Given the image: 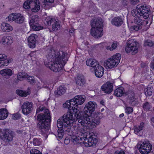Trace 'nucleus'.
I'll return each instance as SVG.
<instances>
[{"mask_svg":"<svg viewBox=\"0 0 154 154\" xmlns=\"http://www.w3.org/2000/svg\"><path fill=\"white\" fill-rule=\"evenodd\" d=\"M16 92L18 95L23 97H26L30 94L29 91H23L20 90H17Z\"/></svg>","mask_w":154,"mask_h":154,"instance_id":"7c9ffc66","label":"nucleus"},{"mask_svg":"<svg viewBox=\"0 0 154 154\" xmlns=\"http://www.w3.org/2000/svg\"><path fill=\"white\" fill-rule=\"evenodd\" d=\"M70 142V139L69 138L66 137L65 138L64 140V143L66 145L68 144Z\"/></svg>","mask_w":154,"mask_h":154,"instance_id":"6e6d98bb","label":"nucleus"},{"mask_svg":"<svg viewBox=\"0 0 154 154\" xmlns=\"http://www.w3.org/2000/svg\"><path fill=\"white\" fill-rule=\"evenodd\" d=\"M27 79L28 80V82L31 84H33L35 83V80L34 79V78L33 76H28L27 78Z\"/></svg>","mask_w":154,"mask_h":154,"instance_id":"a19ab883","label":"nucleus"},{"mask_svg":"<svg viewBox=\"0 0 154 154\" xmlns=\"http://www.w3.org/2000/svg\"><path fill=\"white\" fill-rule=\"evenodd\" d=\"M33 145L35 146H39L40 144V143L39 140L36 138H34L33 140Z\"/></svg>","mask_w":154,"mask_h":154,"instance_id":"de8ad7c7","label":"nucleus"},{"mask_svg":"<svg viewBox=\"0 0 154 154\" xmlns=\"http://www.w3.org/2000/svg\"><path fill=\"white\" fill-rule=\"evenodd\" d=\"M52 52L54 54V55H52L51 57L53 64L51 62L48 65L47 64L46 66L54 72H59L60 69V67H63L66 63V60H63V58L65 56V54L63 51L56 53L53 51Z\"/></svg>","mask_w":154,"mask_h":154,"instance_id":"20e7f679","label":"nucleus"},{"mask_svg":"<svg viewBox=\"0 0 154 154\" xmlns=\"http://www.w3.org/2000/svg\"><path fill=\"white\" fill-rule=\"evenodd\" d=\"M130 30L132 31H134L135 30V26H133L131 27Z\"/></svg>","mask_w":154,"mask_h":154,"instance_id":"13d9d810","label":"nucleus"},{"mask_svg":"<svg viewBox=\"0 0 154 154\" xmlns=\"http://www.w3.org/2000/svg\"><path fill=\"white\" fill-rule=\"evenodd\" d=\"M15 20L14 22L18 24H22L23 23L25 20V17L21 14L18 13H15Z\"/></svg>","mask_w":154,"mask_h":154,"instance_id":"aec40b11","label":"nucleus"},{"mask_svg":"<svg viewBox=\"0 0 154 154\" xmlns=\"http://www.w3.org/2000/svg\"><path fill=\"white\" fill-rule=\"evenodd\" d=\"M86 64L88 66L92 67L94 69L99 64L96 60L92 58L88 59Z\"/></svg>","mask_w":154,"mask_h":154,"instance_id":"b1692460","label":"nucleus"},{"mask_svg":"<svg viewBox=\"0 0 154 154\" xmlns=\"http://www.w3.org/2000/svg\"><path fill=\"white\" fill-rule=\"evenodd\" d=\"M66 90V88L60 86L58 88L57 90L54 91V93L56 95L61 96L65 92Z\"/></svg>","mask_w":154,"mask_h":154,"instance_id":"c756f323","label":"nucleus"},{"mask_svg":"<svg viewBox=\"0 0 154 154\" xmlns=\"http://www.w3.org/2000/svg\"><path fill=\"white\" fill-rule=\"evenodd\" d=\"M140 17L137 15H135V31H138L142 28V25H143V22L142 20L140 18Z\"/></svg>","mask_w":154,"mask_h":154,"instance_id":"6ab92c4d","label":"nucleus"},{"mask_svg":"<svg viewBox=\"0 0 154 154\" xmlns=\"http://www.w3.org/2000/svg\"><path fill=\"white\" fill-rule=\"evenodd\" d=\"M131 3V4L134 5V0H130Z\"/></svg>","mask_w":154,"mask_h":154,"instance_id":"774afa93","label":"nucleus"},{"mask_svg":"<svg viewBox=\"0 0 154 154\" xmlns=\"http://www.w3.org/2000/svg\"><path fill=\"white\" fill-rule=\"evenodd\" d=\"M136 9L137 10L136 15H138L140 17L143 16L145 19H146L149 16L148 12L149 9L147 8L146 6L143 4H140L137 6Z\"/></svg>","mask_w":154,"mask_h":154,"instance_id":"1a4fd4ad","label":"nucleus"},{"mask_svg":"<svg viewBox=\"0 0 154 154\" xmlns=\"http://www.w3.org/2000/svg\"><path fill=\"white\" fill-rule=\"evenodd\" d=\"M64 108H68V112L66 114H64L63 116L57 120V126L58 129L57 130L58 136L60 139H62L63 137L64 132L66 131L70 132L71 130V127L72 126L73 122L75 121V119H78V122L82 125H85L89 128L91 125L89 123L85 122L87 120H85L84 117H80L77 114L76 109H71L72 107L63 106Z\"/></svg>","mask_w":154,"mask_h":154,"instance_id":"f257e3e1","label":"nucleus"},{"mask_svg":"<svg viewBox=\"0 0 154 154\" xmlns=\"http://www.w3.org/2000/svg\"><path fill=\"white\" fill-rule=\"evenodd\" d=\"M38 16H32L29 22L30 26L34 30L38 31L42 29V27L38 24Z\"/></svg>","mask_w":154,"mask_h":154,"instance_id":"9d476101","label":"nucleus"},{"mask_svg":"<svg viewBox=\"0 0 154 154\" xmlns=\"http://www.w3.org/2000/svg\"><path fill=\"white\" fill-rule=\"evenodd\" d=\"M85 97L84 95H79L73 98L67 100L63 103V106H78L82 105L85 100Z\"/></svg>","mask_w":154,"mask_h":154,"instance_id":"423d86ee","label":"nucleus"},{"mask_svg":"<svg viewBox=\"0 0 154 154\" xmlns=\"http://www.w3.org/2000/svg\"><path fill=\"white\" fill-rule=\"evenodd\" d=\"M103 23L102 19L99 17L91 20V24L92 27H95L97 28H100L103 29Z\"/></svg>","mask_w":154,"mask_h":154,"instance_id":"f8f14e48","label":"nucleus"},{"mask_svg":"<svg viewBox=\"0 0 154 154\" xmlns=\"http://www.w3.org/2000/svg\"><path fill=\"white\" fill-rule=\"evenodd\" d=\"M33 103L32 102L26 101L24 103L22 106H32Z\"/></svg>","mask_w":154,"mask_h":154,"instance_id":"3c124183","label":"nucleus"},{"mask_svg":"<svg viewBox=\"0 0 154 154\" xmlns=\"http://www.w3.org/2000/svg\"><path fill=\"white\" fill-rule=\"evenodd\" d=\"M115 154H125V153L124 150H116L115 152Z\"/></svg>","mask_w":154,"mask_h":154,"instance_id":"5fc2aeb1","label":"nucleus"},{"mask_svg":"<svg viewBox=\"0 0 154 154\" xmlns=\"http://www.w3.org/2000/svg\"><path fill=\"white\" fill-rule=\"evenodd\" d=\"M152 88H151L150 87L148 88L145 92V94L146 95L151 96L152 94Z\"/></svg>","mask_w":154,"mask_h":154,"instance_id":"79ce46f5","label":"nucleus"},{"mask_svg":"<svg viewBox=\"0 0 154 154\" xmlns=\"http://www.w3.org/2000/svg\"><path fill=\"white\" fill-rule=\"evenodd\" d=\"M140 44L139 43L135 42V54L137 53L138 49L140 48Z\"/></svg>","mask_w":154,"mask_h":154,"instance_id":"864d4df0","label":"nucleus"},{"mask_svg":"<svg viewBox=\"0 0 154 154\" xmlns=\"http://www.w3.org/2000/svg\"><path fill=\"white\" fill-rule=\"evenodd\" d=\"M112 59L115 61H118V64H119L120 62V60L121 59V54L119 53H117L115 55L112 56L111 57Z\"/></svg>","mask_w":154,"mask_h":154,"instance_id":"473e14b6","label":"nucleus"},{"mask_svg":"<svg viewBox=\"0 0 154 154\" xmlns=\"http://www.w3.org/2000/svg\"><path fill=\"white\" fill-rule=\"evenodd\" d=\"M36 4L33 0H27L23 4V8L26 9L31 8V9Z\"/></svg>","mask_w":154,"mask_h":154,"instance_id":"393cba45","label":"nucleus"},{"mask_svg":"<svg viewBox=\"0 0 154 154\" xmlns=\"http://www.w3.org/2000/svg\"><path fill=\"white\" fill-rule=\"evenodd\" d=\"M23 113L25 115L29 114L32 109V106H21Z\"/></svg>","mask_w":154,"mask_h":154,"instance_id":"2f4dec72","label":"nucleus"},{"mask_svg":"<svg viewBox=\"0 0 154 154\" xmlns=\"http://www.w3.org/2000/svg\"><path fill=\"white\" fill-rule=\"evenodd\" d=\"M94 69V70L95 75L97 77L101 78L103 76L104 69L102 66L99 64Z\"/></svg>","mask_w":154,"mask_h":154,"instance_id":"dca6fc26","label":"nucleus"},{"mask_svg":"<svg viewBox=\"0 0 154 154\" xmlns=\"http://www.w3.org/2000/svg\"><path fill=\"white\" fill-rule=\"evenodd\" d=\"M154 43L150 40H147L146 41L144 42L145 45H147L149 47H151L153 45Z\"/></svg>","mask_w":154,"mask_h":154,"instance_id":"a18cd8bd","label":"nucleus"},{"mask_svg":"<svg viewBox=\"0 0 154 154\" xmlns=\"http://www.w3.org/2000/svg\"><path fill=\"white\" fill-rule=\"evenodd\" d=\"M97 107L85 106L84 108L85 109L86 108L87 109L83 112L80 111L78 109L77 107H79V106L72 107L71 109H76L78 110L77 114H79V116L84 117L85 120H87V121L85 122V123H87L86 122H88V123H89V125H91L89 126V128H87V126L85 125H82V126L87 129H91L92 128H95L97 125L100 124V118L98 115L99 113H98V114L96 113H93L95 110V107Z\"/></svg>","mask_w":154,"mask_h":154,"instance_id":"f03ea898","label":"nucleus"},{"mask_svg":"<svg viewBox=\"0 0 154 154\" xmlns=\"http://www.w3.org/2000/svg\"><path fill=\"white\" fill-rule=\"evenodd\" d=\"M54 2V0H44V2L45 5H48L49 3H52Z\"/></svg>","mask_w":154,"mask_h":154,"instance_id":"8fccbe9b","label":"nucleus"},{"mask_svg":"<svg viewBox=\"0 0 154 154\" xmlns=\"http://www.w3.org/2000/svg\"><path fill=\"white\" fill-rule=\"evenodd\" d=\"M100 103L101 105H105V103L104 101L103 100H102L100 101Z\"/></svg>","mask_w":154,"mask_h":154,"instance_id":"680f3d73","label":"nucleus"},{"mask_svg":"<svg viewBox=\"0 0 154 154\" xmlns=\"http://www.w3.org/2000/svg\"><path fill=\"white\" fill-rule=\"evenodd\" d=\"M118 46V43L116 41H114L113 42L111 47L109 46L106 47V48L107 50H109L110 51H113L116 49Z\"/></svg>","mask_w":154,"mask_h":154,"instance_id":"f704fd0d","label":"nucleus"},{"mask_svg":"<svg viewBox=\"0 0 154 154\" xmlns=\"http://www.w3.org/2000/svg\"><path fill=\"white\" fill-rule=\"evenodd\" d=\"M28 76V75L26 73L22 72L18 73L17 77L20 79V81H21L23 79L27 78Z\"/></svg>","mask_w":154,"mask_h":154,"instance_id":"72a5a7b5","label":"nucleus"},{"mask_svg":"<svg viewBox=\"0 0 154 154\" xmlns=\"http://www.w3.org/2000/svg\"><path fill=\"white\" fill-rule=\"evenodd\" d=\"M19 80H20V79L17 77L15 79V82H18Z\"/></svg>","mask_w":154,"mask_h":154,"instance_id":"e2e57ef3","label":"nucleus"},{"mask_svg":"<svg viewBox=\"0 0 154 154\" xmlns=\"http://www.w3.org/2000/svg\"><path fill=\"white\" fill-rule=\"evenodd\" d=\"M131 40H129L128 41V45L125 48V50L127 53H130L132 51L131 54L132 55H135V47L134 43H132Z\"/></svg>","mask_w":154,"mask_h":154,"instance_id":"a211bd4d","label":"nucleus"},{"mask_svg":"<svg viewBox=\"0 0 154 154\" xmlns=\"http://www.w3.org/2000/svg\"><path fill=\"white\" fill-rule=\"evenodd\" d=\"M101 89L104 93L110 94L113 90V84L109 82H107L101 87Z\"/></svg>","mask_w":154,"mask_h":154,"instance_id":"4468645a","label":"nucleus"},{"mask_svg":"<svg viewBox=\"0 0 154 154\" xmlns=\"http://www.w3.org/2000/svg\"><path fill=\"white\" fill-rule=\"evenodd\" d=\"M1 28L3 31L9 32L11 31L13 28L9 24L3 23H2Z\"/></svg>","mask_w":154,"mask_h":154,"instance_id":"c85d7f7f","label":"nucleus"},{"mask_svg":"<svg viewBox=\"0 0 154 154\" xmlns=\"http://www.w3.org/2000/svg\"><path fill=\"white\" fill-rule=\"evenodd\" d=\"M59 24L57 21L55 20L54 23L52 24V29L53 31H55L57 30L60 28Z\"/></svg>","mask_w":154,"mask_h":154,"instance_id":"4c0bfd02","label":"nucleus"},{"mask_svg":"<svg viewBox=\"0 0 154 154\" xmlns=\"http://www.w3.org/2000/svg\"><path fill=\"white\" fill-rule=\"evenodd\" d=\"M113 60L111 57L108 59L107 60L105 61L104 63V66L106 67V68H108L109 69L113 68L116 67L118 65V61L116 62Z\"/></svg>","mask_w":154,"mask_h":154,"instance_id":"2eb2a0df","label":"nucleus"},{"mask_svg":"<svg viewBox=\"0 0 154 154\" xmlns=\"http://www.w3.org/2000/svg\"><path fill=\"white\" fill-rule=\"evenodd\" d=\"M30 154H42V153H41L38 150L34 149L30 151Z\"/></svg>","mask_w":154,"mask_h":154,"instance_id":"09e8293b","label":"nucleus"},{"mask_svg":"<svg viewBox=\"0 0 154 154\" xmlns=\"http://www.w3.org/2000/svg\"><path fill=\"white\" fill-rule=\"evenodd\" d=\"M144 123L143 122H141L140 124V125L139 126L138 128L135 126V132L137 131V132L140 131L143 129L144 127Z\"/></svg>","mask_w":154,"mask_h":154,"instance_id":"ea45409f","label":"nucleus"},{"mask_svg":"<svg viewBox=\"0 0 154 154\" xmlns=\"http://www.w3.org/2000/svg\"><path fill=\"white\" fill-rule=\"evenodd\" d=\"M15 16L16 14H15V13L10 14L8 17L6 18V20L8 21H14V20H15V18L14 17H15Z\"/></svg>","mask_w":154,"mask_h":154,"instance_id":"c9c22d12","label":"nucleus"},{"mask_svg":"<svg viewBox=\"0 0 154 154\" xmlns=\"http://www.w3.org/2000/svg\"><path fill=\"white\" fill-rule=\"evenodd\" d=\"M137 146L142 154H148L151 151L152 148V144L149 142H141L138 143Z\"/></svg>","mask_w":154,"mask_h":154,"instance_id":"6e6552de","label":"nucleus"},{"mask_svg":"<svg viewBox=\"0 0 154 154\" xmlns=\"http://www.w3.org/2000/svg\"><path fill=\"white\" fill-rule=\"evenodd\" d=\"M114 94L118 97H120L123 95H126L127 93L125 92L123 87H120L115 90Z\"/></svg>","mask_w":154,"mask_h":154,"instance_id":"4be33fe9","label":"nucleus"},{"mask_svg":"<svg viewBox=\"0 0 154 154\" xmlns=\"http://www.w3.org/2000/svg\"><path fill=\"white\" fill-rule=\"evenodd\" d=\"M11 60L7 59V56L4 54H0V67L2 66H7Z\"/></svg>","mask_w":154,"mask_h":154,"instance_id":"f3484780","label":"nucleus"},{"mask_svg":"<svg viewBox=\"0 0 154 154\" xmlns=\"http://www.w3.org/2000/svg\"><path fill=\"white\" fill-rule=\"evenodd\" d=\"M45 107L39 106L36 110V113H38L44 110L43 113L38 114L37 117V120L39 122L37 126L41 130L48 131L50 128L51 122V113L48 109H45Z\"/></svg>","mask_w":154,"mask_h":154,"instance_id":"7ed1b4c3","label":"nucleus"},{"mask_svg":"<svg viewBox=\"0 0 154 154\" xmlns=\"http://www.w3.org/2000/svg\"><path fill=\"white\" fill-rule=\"evenodd\" d=\"M76 83L78 86H83L85 83V80L83 76H78L76 80Z\"/></svg>","mask_w":154,"mask_h":154,"instance_id":"a878e982","label":"nucleus"},{"mask_svg":"<svg viewBox=\"0 0 154 154\" xmlns=\"http://www.w3.org/2000/svg\"><path fill=\"white\" fill-rule=\"evenodd\" d=\"M93 105L95 106L97 105V104L95 102L90 101L85 106H93Z\"/></svg>","mask_w":154,"mask_h":154,"instance_id":"603ef678","label":"nucleus"},{"mask_svg":"<svg viewBox=\"0 0 154 154\" xmlns=\"http://www.w3.org/2000/svg\"><path fill=\"white\" fill-rule=\"evenodd\" d=\"M88 135L83 138L79 136H73L71 139V140L75 144L81 143L82 140L84 139V141L83 142L85 146L86 147H90L92 146H95L97 141L98 139L97 136H96L94 133H89V135L88 137Z\"/></svg>","mask_w":154,"mask_h":154,"instance_id":"39448f33","label":"nucleus"},{"mask_svg":"<svg viewBox=\"0 0 154 154\" xmlns=\"http://www.w3.org/2000/svg\"><path fill=\"white\" fill-rule=\"evenodd\" d=\"M2 42L5 45H10L13 42V38L11 36H4L2 39Z\"/></svg>","mask_w":154,"mask_h":154,"instance_id":"bb28decb","label":"nucleus"},{"mask_svg":"<svg viewBox=\"0 0 154 154\" xmlns=\"http://www.w3.org/2000/svg\"><path fill=\"white\" fill-rule=\"evenodd\" d=\"M33 2H35V4H36L39 5V3L38 0H34Z\"/></svg>","mask_w":154,"mask_h":154,"instance_id":"0e129e2a","label":"nucleus"},{"mask_svg":"<svg viewBox=\"0 0 154 154\" xmlns=\"http://www.w3.org/2000/svg\"><path fill=\"white\" fill-rule=\"evenodd\" d=\"M38 37V35L35 34H32L29 36L27 39L28 45L29 48H33L35 47L36 43V39Z\"/></svg>","mask_w":154,"mask_h":154,"instance_id":"ddd939ff","label":"nucleus"},{"mask_svg":"<svg viewBox=\"0 0 154 154\" xmlns=\"http://www.w3.org/2000/svg\"><path fill=\"white\" fill-rule=\"evenodd\" d=\"M151 104V103H149L148 102H146L144 104L143 106H150Z\"/></svg>","mask_w":154,"mask_h":154,"instance_id":"4d7b16f0","label":"nucleus"},{"mask_svg":"<svg viewBox=\"0 0 154 154\" xmlns=\"http://www.w3.org/2000/svg\"><path fill=\"white\" fill-rule=\"evenodd\" d=\"M146 66V64L144 63H142L141 64V67L143 68L145 67Z\"/></svg>","mask_w":154,"mask_h":154,"instance_id":"052dcab7","label":"nucleus"},{"mask_svg":"<svg viewBox=\"0 0 154 154\" xmlns=\"http://www.w3.org/2000/svg\"><path fill=\"white\" fill-rule=\"evenodd\" d=\"M14 132L9 129H0V138L5 143H9L13 140Z\"/></svg>","mask_w":154,"mask_h":154,"instance_id":"0eeeda50","label":"nucleus"},{"mask_svg":"<svg viewBox=\"0 0 154 154\" xmlns=\"http://www.w3.org/2000/svg\"><path fill=\"white\" fill-rule=\"evenodd\" d=\"M0 73L5 78L8 79L12 75V72L9 69H5L1 70Z\"/></svg>","mask_w":154,"mask_h":154,"instance_id":"412c9836","label":"nucleus"},{"mask_svg":"<svg viewBox=\"0 0 154 154\" xmlns=\"http://www.w3.org/2000/svg\"><path fill=\"white\" fill-rule=\"evenodd\" d=\"M74 30L75 29L73 28H71L69 30V32L70 33H71L72 34V35L73 34V33L74 32Z\"/></svg>","mask_w":154,"mask_h":154,"instance_id":"bf43d9fd","label":"nucleus"},{"mask_svg":"<svg viewBox=\"0 0 154 154\" xmlns=\"http://www.w3.org/2000/svg\"><path fill=\"white\" fill-rule=\"evenodd\" d=\"M90 32L91 35L97 38H100L103 34V29L100 28L92 27Z\"/></svg>","mask_w":154,"mask_h":154,"instance_id":"9b49d317","label":"nucleus"},{"mask_svg":"<svg viewBox=\"0 0 154 154\" xmlns=\"http://www.w3.org/2000/svg\"><path fill=\"white\" fill-rule=\"evenodd\" d=\"M123 23V21L122 18L119 17H114L111 21L112 24L116 26H121Z\"/></svg>","mask_w":154,"mask_h":154,"instance_id":"5701e85b","label":"nucleus"},{"mask_svg":"<svg viewBox=\"0 0 154 154\" xmlns=\"http://www.w3.org/2000/svg\"><path fill=\"white\" fill-rule=\"evenodd\" d=\"M131 14L132 15L134 16V17L135 16L134 15L135 14V11L134 9L133 10L131 11Z\"/></svg>","mask_w":154,"mask_h":154,"instance_id":"69168bd1","label":"nucleus"},{"mask_svg":"<svg viewBox=\"0 0 154 154\" xmlns=\"http://www.w3.org/2000/svg\"><path fill=\"white\" fill-rule=\"evenodd\" d=\"M12 117L14 120H17L20 118L21 115L20 114L17 113L13 114Z\"/></svg>","mask_w":154,"mask_h":154,"instance_id":"c03bdc74","label":"nucleus"},{"mask_svg":"<svg viewBox=\"0 0 154 154\" xmlns=\"http://www.w3.org/2000/svg\"><path fill=\"white\" fill-rule=\"evenodd\" d=\"M45 20L48 25L49 26L51 25L52 23H54L55 20L54 19L50 17H46Z\"/></svg>","mask_w":154,"mask_h":154,"instance_id":"58836bf2","label":"nucleus"},{"mask_svg":"<svg viewBox=\"0 0 154 154\" xmlns=\"http://www.w3.org/2000/svg\"><path fill=\"white\" fill-rule=\"evenodd\" d=\"M152 64H154V57H153L152 61L150 65H152Z\"/></svg>","mask_w":154,"mask_h":154,"instance_id":"338daca9","label":"nucleus"},{"mask_svg":"<svg viewBox=\"0 0 154 154\" xmlns=\"http://www.w3.org/2000/svg\"><path fill=\"white\" fill-rule=\"evenodd\" d=\"M8 115V112L6 109H0V120L6 119Z\"/></svg>","mask_w":154,"mask_h":154,"instance_id":"cd10ccee","label":"nucleus"},{"mask_svg":"<svg viewBox=\"0 0 154 154\" xmlns=\"http://www.w3.org/2000/svg\"><path fill=\"white\" fill-rule=\"evenodd\" d=\"M127 93V95H128V97L131 100L134 99V98L135 94L134 93L131 91H129Z\"/></svg>","mask_w":154,"mask_h":154,"instance_id":"e433bc0d","label":"nucleus"},{"mask_svg":"<svg viewBox=\"0 0 154 154\" xmlns=\"http://www.w3.org/2000/svg\"><path fill=\"white\" fill-rule=\"evenodd\" d=\"M40 8V5L39 4H36L31 9V10L33 12H37L39 10Z\"/></svg>","mask_w":154,"mask_h":154,"instance_id":"37998d69","label":"nucleus"},{"mask_svg":"<svg viewBox=\"0 0 154 154\" xmlns=\"http://www.w3.org/2000/svg\"><path fill=\"white\" fill-rule=\"evenodd\" d=\"M125 112L128 114H130L133 111V109L131 106H126Z\"/></svg>","mask_w":154,"mask_h":154,"instance_id":"49530a36","label":"nucleus"}]
</instances>
